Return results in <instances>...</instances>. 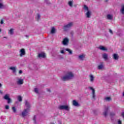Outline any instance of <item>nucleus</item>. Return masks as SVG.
I'll list each match as a JSON object with an SVG mask.
<instances>
[{"label": "nucleus", "mask_w": 124, "mask_h": 124, "mask_svg": "<svg viewBox=\"0 0 124 124\" xmlns=\"http://www.w3.org/2000/svg\"><path fill=\"white\" fill-rule=\"evenodd\" d=\"M74 77V75L71 72H68L67 73V74L66 76H64L63 77H61V80L62 81H67L68 80H70L72 79Z\"/></svg>", "instance_id": "1"}, {"label": "nucleus", "mask_w": 124, "mask_h": 124, "mask_svg": "<svg viewBox=\"0 0 124 124\" xmlns=\"http://www.w3.org/2000/svg\"><path fill=\"white\" fill-rule=\"evenodd\" d=\"M73 26V22H70L68 24L64 26L63 27V30L65 31H67V29H69V28H71V27Z\"/></svg>", "instance_id": "3"}, {"label": "nucleus", "mask_w": 124, "mask_h": 124, "mask_svg": "<svg viewBox=\"0 0 124 124\" xmlns=\"http://www.w3.org/2000/svg\"><path fill=\"white\" fill-rule=\"evenodd\" d=\"M69 42V40L67 38H65L62 41V44L63 45H67Z\"/></svg>", "instance_id": "6"}, {"label": "nucleus", "mask_w": 124, "mask_h": 124, "mask_svg": "<svg viewBox=\"0 0 124 124\" xmlns=\"http://www.w3.org/2000/svg\"><path fill=\"white\" fill-rule=\"evenodd\" d=\"M92 14V13L90 11H88L87 13L86 14V17L87 18H91V15Z\"/></svg>", "instance_id": "12"}, {"label": "nucleus", "mask_w": 124, "mask_h": 124, "mask_svg": "<svg viewBox=\"0 0 124 124\" xmlns=\"http://www.w3.org/2000/svg\"><path fill=\"white\" fill-rule=\"evenodd\" d=\"M37 21H39V19H40V15H39V14H37Z\"/></svg>", "instance_id": "29"}, {"label": "nucleus", "mask_w": 124, "mask_h": 124, "mask_svg": "<svg viewBox=\"0 0 124 124\" xmlns=\"http://www.w3.org/2000/svg\"><path fill=\"white\" fill-rule=\"evenodd\" d=\"M55 32H56V29H55V27H52L51 33H55Z\"/></svg>", "instance_id": "20"}, {"label": "nucleus", "mask_w": 124, "mask_h": 124, "mask_svg": "<svg viewBox=\"0 0 124 124\" xmlns=\"http://www.w3.org/2000/svg\"><path fill=\"white\" fill-rule=\"evenodd\" d=\"M17 99H18V101H19L20 102H21V101H22L23 100L22 99V96H21L20 95H19L18 96Z\"/></svg>", "instance_id": "26"}, {"label": "nucleus", "mask_w": 124, "mask_h": 124, "mask_svg": "<svg viewBox=\"0 0 124 124\" xmlns=\"http://www.w3.org/2000/svg\"><path fill=\"white\" fill-rule=\"evenodd\" d=\"M89 89H90L91 90V91H92L93 98H95V90H94V89H93L92 87H90Z\"/></svg>", "instance_id": "7"}, {"label": "nucleus", "mask_w": 124, "mask_h": 124, "mask_svg": "<svg viewBox=\"0 0 124 124\" xmlns=\"http://www.w3.org/2000/svg\"><path fill=\"white\" fill-rule=\"evenodd\" d=\"M84 9H85V10L89 11V7L88 6H87V5H84Z\"/></svg>", "instance_id": "28"}, {"label": "nucleus", "mask_w": 124, "mask_h": 124, "mask_svg": "<svg viewBox=\"0 0 124 124\" xmlns=\"http://www.w3.org/2000/svg\"><path fill=\"white\" fill-rule=\"evenodd\" d=\"M73 104L74 106H78L79 105V103L76 100L73 101Z\"/></svg>", "instance_id": "16"}, {"label": "nucleus", "mask_w": 124, "mask_h": 124, "mask_svg": "<svg viewBox=\"0 0 124 124\" xmlns=\"http://www.w3.org/2000/svg\"><path fill=\"white\" fill-rule=\"evenodd\" d=\"M4 99H5L6 100H7L8 99H9V95H8V94H6L3 97Z\"/></svg>", "instance_id": "18"}, {"label": "nucleus", "mask_w": 124, "mask_h": 124, "mask_svg": "<svg viewBox=\"0 0 124 124\" xmlns=\"http://www.w3.org/2000/svg\"><path fill=\"white\" fill-rule=\"evenodd\" d=\"M9 32H10V34H11V35L13 34V29H11L9 31Z\"/></svg>", "instance_id": "30"}, {"label": "nucleus", "mask_w": 124, "mask_h": 124, "mask_svg": "<svg viewBox=\"0 0 124 124\" xmlns=\"http://www.w3.org/2000/svg\"><path fill=\"white\" fill-rule=\"evenodd\" d=\"M17 85H23L24 84V80L19 79L17 81Z\"/></svg>", "instance_id": "8"}, {"label": "nucleus", "mask_w": 124, "mask_h": 124, "mask_svg": "<svg viewBox=\"0 0 124 124\" xmlns=\"http://www.w3.org/2000/svg\"><path fill=\"white\" fill-rule=\"evenodd\" d=\"M107 18L108 20H112L113 19V17L112 16H111V15H107Z\"/></svg>", "instance_id": "19"}, {"label": "nucleus", "mask_w": 124, "mask_h": 124, "mask_svg": "<svg viewBox=\"0 0 124 124\" xmlns=\"http://www.w3.org/2000/svg\"><path fill=\"white\" fill-rule=\"evenodd\" d=\"M46 57V55L44 53H42L38 54L39 58H45Z\"/></svg>", "instance_id": "11"}, {"label": "nucleus", "mask_w": 124, "mask_h": 124, "mask_svg": "<svg viewBox=\"0 0 124 124\" xmlns=\"http://www.w3.org/2000/svg\"><path fill=\"white\" fill-rule=\"evenodd\" d=\"M2 85H1V83H0V87H1Z\"/></svg>", "instance_id": "45"}, {"label": "nucleus", "mask_w": 124, "mask_h": 124, "mask_svg": "<svg viewBox=\"0 0 124 124\" xmlns=\"http://www.w3.org/2000/svg\"><path fill=\"white\" fill-rule=\"evenodd\" d=\"M2 7H3V5L0 3V8H2Z\"/></svg>", "instance_id": "36"}, {"label": "nucleus", "mask_w": 124, "mask_h": 124, "mask_svg": "<svg viewBox=\"0 0 124 124\" xmlns=\"http://www.w3.org/2000/svg\"><path fill=\"white\" fill-rule=\"evenodd\" d=\"M25 105L27 108L24 110V111L22 112V117H26L27 115H28V113L30 112V108H31V106L30 105V103L28 102L27 100L25 101Z\"/></svg>", "instance_id": "2"}, {"label": "nucleus", "mask_w": 124, "mask_h": 124, "mask_svg": "<svg viewBox=\"0 0 124 124\" xmlns=\"http://www.w3.org/2000/svg\"><path fill=\"white\" fill-rule=\"evenodd\" d=\"M105 100L106 101H111V100H112V98L110 97H107L105 98Z\"/></svg>", "instance_id": "25"}, {"label": "nucleus", "mask_w": 124, "mask_h": 124, "mask_svg": "<svg viewBox=\"0 0 124 124\" xmlns=\"http://www.w3.org/2000/svg\"><path fill=\"white\" fill-rule=\"evenodd\" d=\"M113 59L114 60H118L119 59V56H118V54H113Z\"/></svg>", "instance_id": "21"}, {"label": "nucleus", "mask_w": 124, "mask_h": 124, "mask_svg": "<svg viewBox=\"0 0 124 124\" xmlns=\"http://www.w3.org/2000/svg\"><path fill=\"white\" fill-rule=\"evenodd\" d=\"M7 100V103L8 104H9V103H11V99L10 98H9V99H8Z\"/></svg>", "instance_id": "32"}, {"label": "nucleus", "mask_w": 124, "mask_h": 124, "mask_svg": "<svg viewBox=\"0 0 124 124\" xmlns=\"http://www.w3.org/2000/svg\"><path fill=\"white\" fill-rule=\"evenodd\" d=\"M10 69H11V70H13V72H14V73L16 72V68H15V67H10Z\"/></svg>", "instance_id": "17"}, {"label": "nucleus", "mask_w": 124, "mask_h": 124, "mask_svg": "<svg viewBox=\"0 0 124 124\" xmlns=\"http://www.w3.org/2000/svg\"><path fill=\"white\" fill-rule=\"evenodd\" d=\"M0 31H1V29H0Z\"/></svg>", "instance_id": "48"}, {"label": "nucleus", "mask_w": 124, "mask_h": 124, "mask_svg": "<svg viewBox=\"0 0 124 124\" xmlns=\"http://www.w3.org/2000/svg\"><path fill=\"white\" fill-rule=\"evenodd\" d=\"M114 115H115V113H110V116H114Z\"/></svg>", "instance_id": "42"}, {"label": "nucleus", "mask_w": 124, "mask_h": 124, "mask_svg": "<svg viewBox=\"0 0 124 124\" xmlns=\"http://www.w3.org/2000/svg\"><path fill=\"white\" fill-rule=\"evenodd\" d=\"M122 117H123V118H124V112H123L122 113Z\"/></svg>", "instance_id": "43"}, {"label": "nucleus", "mask_w": 124, "mask_h": 124, "mask_svg": "<svg viewBox=\"0 0 124 124\" xmlns=\"http://www.w3.org/2000/svg\"><path fill=\"white\" fill-rule=\"evenodd\" d=\"M121 12L122 14H124V4H122L121 5Z\"/></svg>", "instance_id": "15"}, {"label": "nucleus", "mask_w": 124, "mask_h": 124, "mask_svg": "<svg viewBox=\"0 0 124 124\" xmlns=\"http://www.w3.org/2000/svg\"><path fill=\"white\" fill-rule=\"evenodd\" d=\"M89 77H90L91 82H93V81H94V77H93V75H90L89 76Z\"/></svg>", "instance_id": "14"}, {"label": "nucleus", "mask_w": 124, "mask_h": 124, "mask_svg": "<svg viewBox=\"0 0 124 124\" xmlns=\"http://www.w3.org/2000/svg\"><path fill=\"white\" fill-rule=\"evenodd\" d=\"M109 31L110 33H111V34H113V31H112L111 29H109Z\"/></svg>", "instance_id": "37"}, {"label": "nucleus", "mask_w": 124, "mask_h": 124, "mask_svg": "<svg viewBox=\"0 0 124 124\" xmlns=\"http://www.w3.org/2000/svg\"><path fill=\"white\" fill-rule=\"evenodd\" d=\"M20 57H23V56H25L26 55V50H25V48H22L20 50Z\"/></svg>", "instance_id": "5"}, {"label": "nucleus", "mask_w": 124, "mask_h": 124, "mask_svg": "<svg viewBox=\"0 0 124 124\" xmlns=\"http://www.w3.org/2000/svg\"><path fill=\"white\" fill-rule=\"evenodd\" d=\"M60 110H66V111H69V108L68 106L61 105L59 107Z\"/></svg>", "instance_id": "4"}, {"label": "nucleus", "mask_w": 124, "mask_h": 124, "mask_svg": "<svg viewBox=\"0 0 124 124\" xmlns=\"http://www.w3.org/2000/svg\"><path fill=\"white\" fill-rule=\"evenodd\" d=\"M99 49H100V50H101L102 51H107V48H106L105 47L103 46H100L99 47Z\"/></svg>", "instance_id": "13"}, {"label": "nucleus", "mask_w": 124, "mask_h": 124, "mask_svg": "<svg viewBox=\"0 0 124 124\" xmlns=\"http://www.w3.org/2000/svg\"><path fill=\"white\" fill-rule=\"evenodd\" d=\"M47 91L49 92L50 93H51V90L50 89H47Z\"/></svg>", "instance_id": "44"}, {"label": "nucleus", "mask_w": 124, "mask_h": 124, "mask_svg": "<svg viewBox=\"0 0 124 124\" xmlns=\"http://www.w3.org/2000/svg\"><path fill=\"white\" fill-rule=\"evenodd\" d=\"M109 110V108H105V110L104 112L103 115L105 116V117H106L107 116V113H108V110Z\"/></svg>", "instance_id": "10"}, {"label": "nucleus", "mask_w": 124, "mask_h": 124, "mask_svg": "<svg viewBox=\"0 0 124 124\" xmlns=\"http://www.w3.org/2000/svg\"><path fill=\"white\" fill-rule=\"evenodd\" d=\"M105 1L106 2H107V1H108V0H105Z\"/></svg>", "instance_id": "46"}, {"label": "nucleus", "mask_w": 124, "mask_h": 124, "mask_svg": "<svg viewBox=\"0 0 124 124\" xmlns=\"http://www.w3.org/2000/svg\"><path fill=\"white\" fill-rule=\"evenodd\" d=\"M34 92L36 93H38V89L37 88H35Z\"/></svg>", "instance_id": "33"}, {"label": "nucleus", "mask_w": 124, "mask_h": 124, "mask_svg": "<svg viewBox=\"0 0 124 124\" xmlns=\"http://www.w3.org/2000/svg\"><path fill=\"white\" fill-rule=\"evenodd\" d=\"M103 67V65H99L98 66V69H102Z\"/></svg>", "instance_id": "31"}, {"label": "nucleus", "mask_w": 124, "mask_h": 124, "mask_svg": "<svg viewBox=\"0 0 124 124\" xmlns=\"http://www.w3.org/2000/svg\"><path fill=\"white\" fill-rule=\"evenodd\" d=\"M61 53L62 54H64V51H63V50H62L61 51Z\"/></svg>", "instance_id": "40"}, {"label": "nucleus", "mask_w": 124, "mask_h": 124, "mask_svg": "<svg viewBox=\"0 0 124 124\" xmlns=\"http://www.w3.org/2000/svg\"><path fill=\"white\" fill-rule=\"evenodd\" d=\"M45 2H46V3H47V0H46V1H45Z\"/></svg>", "instance_id": "47"}, {"label": "nucleus", "mask_w": 124, "mask_h": 124, "mask_svg": "<svg viewBox=\"0 0 124 124\" xmlns=\"http://www.w3.org/2000/svg\"><path fill=\"white\" fill-rule=\"evenodd\" d=\"M78 58L80 60H83V59L85 58V55L84 54L80 55L78 56Z\"/></svg>", "instance_id": "24"}, {"label": "nucleus", "mask_w": 124, "mask_h": 124, "mask_svg": "<svg viewBox=\"0 0 124 124\" xmlns=\"http://www.w3.org/2000/svg\"><path fill=\"white\" fill-rule=\"evenodd\" d=\"M5 109H6L7 110H8L9 109V106L8 105H6L5 107Z\"/></svg>", "instance_id": "34"}, {"label": "nucleus", "mask_w": 124, "mask_h": 124, "mask_svg": "<svg viewBox=\"0 0 124 124\" xmlns=\"http://www.w3.org/2000/svg\"><path fill=\"white\" fill-rule=\"evenodd\" d=\"M22 73H23V71H22V70H19V74H22Z\"/></svg>", "instance_id": "39"}, {"label": "nucleus", "mask_w": 124, "mask_h": 124, "mask_svg": "<svg viewBox=\"0 0 124 124\" xmlns=\"http://www.w3.org/2000/svg\"><path fill=\"white\" fill-rule=\"evenodd\" d=\"M118 124H122V121L121 120H118Z\"/></svg>", "instance_id": "38"}, {"label": "nucleus", "mask_w": 124, "mask_h": 124, "mask_svg": "<svg viewBox=\"0 0 124 124\" xmlns=\"http://www.w3.org/2000/svg\"><path fill=\"white\" fill-rule=\"evenodd\" d=\"M102 58L106 61L108 60V55L106 53L102 54Z\"/></svg>", "instance_id": "9"}, {"label": "nucleus", "mask_w": 124, "mask_h": 124, "mask_svg": "<svg viewBox=\"0 0 124 124\" xmlns=\"http://www.w3.org/2000/svg\"><path fill=\"white\" fill-rule=\"evenodd\" d=\"M0 24H1L2 25V24H3V20L1 19L0 21Z\"/></svg>", "instance_id": "41"}, {"label": "nucleus", "mask_w": 124, "mask_h": 124, "mask_svg": "<svg viewBox=\"0 0 124 124\" xmlns=\"http://www.w3.org/2000/svg\"><path fill=\"white\" fill-rule=\"evenodd\" d=\"M68 4L70 6V7H72V6H73V1H69Z\"/></svg>", "instance_id": "22"}, {"label": "nucleus", "mask_w": 124, "mask_h": 124, "mask_svg": "<svg viewBox=\"0 0 124 124\" xmlns=\"http://www.w3.org/2000/svg\"><path fill=\"white\" fill-rule=\"evenodd\" d=\"M65 50H66V51L68 52V53L70 54V55H72V50H71V49H70L69 48H66Z\"/></svg>", "instance_id": "23"}, {"label": "nucleus", "mask_w": 124, "mask_h": 124, "mask_svg": "<svg viewBox=\"0 0 124 124\" xmlns=\"http://www.w3.org/2000/svg\"><path fill=\"white\" fill-rule=\"evenodd\" d=\"M36 120V116L34 115L33 118V120L34 121V123H35Z\"/></svg>", "instance_id": "35"}, {"label": "nucleus", "mask_w": 124, "mask_h": 124, "mask_svg": "<svg viewBox=\"0 0 124 124\" xmlns=\"http://www.w3.org/2000/svg\"><path fill=\"white\" fill-rule=\"evenodd\" d=\"M12 108V110H13L14 113H16V112L17 111V109H16V108H15V107H13Z\"/></svg>", "instance_id": "27"}]
</instances>
